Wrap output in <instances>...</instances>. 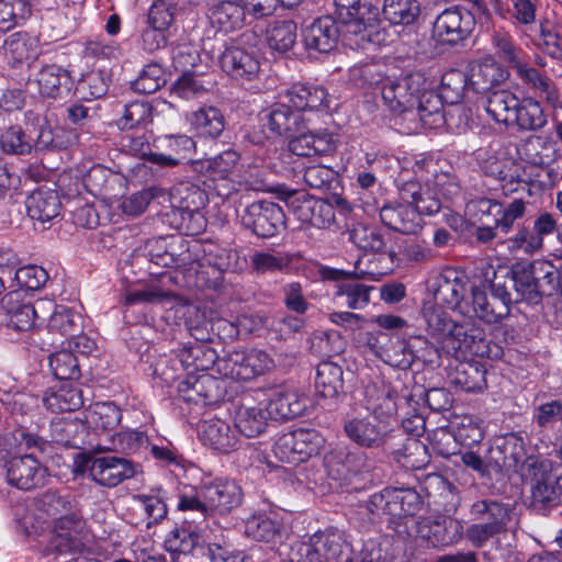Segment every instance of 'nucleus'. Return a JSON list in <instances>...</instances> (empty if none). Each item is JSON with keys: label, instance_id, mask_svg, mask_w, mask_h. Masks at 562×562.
Segmentation results:
<instances>
[{"label": "nucleus", "instance_id": "obj_43", "mask_svg": "<svg viewBox=\"0 0 562 562\" xmlns=\"http://www.w3.org/2000/svg\"><path fill=\"white\" fill-rule=\"evenodd\" d=\"M344 371L340 366L331 361H323L317 366L315 387L325 398H336L344 390Z\"/></svg>", "mask_w": 562, "mask_h": 562}, {"label": "nucleus", "instance_id": "obj_36", "mask_svg": "<svg viewBox=\"0 0 562 562\" xmlns=\"http://www.w3.org/2000/svg\"><path fill=\"white\" fill-rule=\"evenodd\" d=\"M26 209L32 220L47 223L59 215L61 203L55 190L41 187L27 198Z\"/></svg>", "mask_w": 562, "mask_h": 562}, {"label": "nucleus", "instance_id": "obj_52", "mask_svg": "<svg viewBox=\"0 0 562 562\" xmlns=\"http://www.w3.org/2000/svg\"><path fill=\"white\" fill-rule=\"evenodd\" d=\"M43 403L53 413H59L76 411L82 406L83 401L80 390L69 385L46 394Z\"/></svg>", "mask_w": 562, "mask_h": 562}, {"label": "nucleus", "instance_id": "obj_37", "mask_svg": "<svg viewBox=\"0 0 562 562\" xmlns=\"http://www.w3.org/2000/svg\"><path fill=\"white\" fill-rule=\"evenodd\" d=\"M469 300L470 314L468 317H477L487 324H495L508 316L510 308L503 302L492 301L487 297L486 292L480 288L471 289Z\"/></svg>", "mask_w": 562, "mask_h": 562}, {"label": "nucleus", "instance_id": "obj_64", "mask_svg": "<svg viewBox=\"0 0 562 562\" xmlns=\"http://www.w3.org/2000/svg\"><path fill=\"white\" fill-rule=\"evenodd\" d=\"M48 280L45 269L36 265H29L19 268L13 277V282L20 289L30 291L40 290Z\"/></svg>", "mask_w": 562, "mask_h": 562}, {"label": "nucleus", "instance_id": "obj_35", "mask_svg": "<svg viewBox=\"0 0 562 562\" xmlns=\"http://www.w3.org/2000/svg\"><path fill=\"white\" fill-rule=\"evenodd\" d=\"M471 514L483 520L498 533L505 532L514 518V507L496 501H477L471 507Z\"/></svg>", "mask_w": 562, "mask_h": 562}, {"label": "nucleus", "instance_id": "obj_21", "mask_svg": "<svg viewBox=\"0 0 562 562\" xmlns=\"http://www.w3.org/2000/svg\"><path fill=\"white\" fill-rule=\"evenodd\" d=\"M345 432L350 440L359 446L374 447L383 440L385 413L383 407H373L372 414L366 418H352L345 423Z\"/></svg>", "mask_w": 562, "mask_h": 562}, {"label": "nucleus", "instance_id": "obj_33", "mask_svg": "<svg viewBox=\"0 0 562 562\" xmlns=\"http://www.w3.org/2000/svg\"><path fill=\"white\" fill-rule=\"evenodd\" d=\"M328 474L335 479H347L360 472L364 465V457L360 452H352L347 447H336L324 458Z\"/></svg>", "mask_w": 562, "mask_h": 562}, {"label": "nucleus", "instance_id": "obj_11", "mask_svg": "<svg viewBox=\"0 0 562 562\" xmlns=\"http://www.w3.org/2000/svg\"><path fill=\"white\" fill-rule=\"evenodd\" d=\"M325 445V438L315 429L297 428L282 434L273 447L281 461L297 464L316 456Z\"/></svg>", "mask_w": 562, "mask_h": 562}, {"label": "nucleus", "instance_id": "obj_29", "mask_svg": "<svg viewBox=\"0 0 562 562\" xmlns=\"http://www.w3.org/2000/svg\"><path fill=\"white\" fill-rule=\"evenodd\" d=\"M270 418L263 404H241L234 414V427L246 438H256L266 432Z\"/></svg>", "mask_w": 562, "mask_h": 562}, {"label": "nucleus", "instance_id": "obj_34", "mask_svg": "<svg viewBox=\"0 0 562 562\" xmlns=\"http://www.w3.org/2000/svg\"><path fill=\"white\" fill-rule=\"evenodd\" d=\"M521 151L527 162L538 167H548L561 157L558 142L550 135L529 137Z\"/></svg>", "mask_w": 562, "mask_h": 562}, {"label": "nucleus", "instance_id": "obj_60", "mask_svg": "<svg viewBox=\"0 0 562 562\" xmlns=\"http://www.w3.org/2000/svg\"><path fill=\"white\" fill-rule=\"evenodd\" d=\"M48 364L53 375L58 380H75L80 375L77 358L69 350L53 352L48 357Z\"/></svg>", "mask_w": 562, "mask_h": 562}, {"label": "nucleus", "instance_id": "obj_53", "mask_svg": "<svg viewBox=\"0 0 562 562\" xmlns=\"http://www.w3.org/2000/svg\"><path fill=\"white\" fill-rule=\"evenodd\" d=\"M464 292L465 289L462 283L446 279L439 284L435 299L461 314H470L469 300L464 299Z\"/></svg>", "mask_w": 562, "mask_h": 562}, {"label": "nucleus", "instance_id": "obj_59", "mask_svg": "<svg viewBox=\"0 0 562 562\" xmlns=\"http://www.w3.org/2000/svg\"><path fill=\"white\" fill-rule=\"evenodd\" d=\"M451 429L454 440L463 446L477 445L484 436L480 423L469 415L457 417L451 423Z\"/></svg>", "mask_w": 562, "mask_h": 562}, {"label": "nucleus", "instance_id": "obj_31", "mask_svg": "<svg viewBox=\"0 0 562 562\" xmlns=\"http://www.w3.org/2000/svg\"><path fill=\"white\" fill-rule=\"evenodd\" d=\"M224 71L236 79L252 80L260 70L258 58L250 52L239 47L227 48L221 57Z\"/></svg>", "mask_w": 562, "mask_h": 562}, {"label": "nucleus", "instance_id": "obj_14", "mask_svg": "<svg viewBox=\"0 0 562 562\" xmlns=\"http://www.w3.org/2000/svg\"><path fill=\"white\" fill-rule=\"evenodd\" d=\"M285 216L282 209L271 201H257L248 205L241 215L246 228L262 238L277 235L284 226Z\"/></svg>", "mask_w": 562, "mask_h": 562}, {"label": "nucleus", "instance_id": "obj_1", "mask_svg": "<svg viewBox=\"0 0 562 562\" xmlns=\"http://www.w3.org/2000/svg\"><path fill=\"white\" fill-rule=\"evenodd\" d=\"M424 316L435 352L460 361L452 382L465 392H483L487 387L485 368L467 360L470 356L484 355V330L471 321L457 324L445 311L434 306L425 307Z\"/></svg>", "mask_w": 562, "mask_h": 562}, {"label": "nucleus", "instance_id": "obj_42", "mask_svg": "<svg viewBox=\"0 0 562 562\" xmlns=\"http://www.w3.org/2000/svg\"><path fill=\"white\" fill-rule=\"evenodd\" d=\"M295 213L302 223L317 228H326L335 220V212L328 202L321 199H305L296 207Z\"/></svg>", "mask_w": 562, "mask_h": 562}, {"label": "nucleus", "instance_id": "obj_55", "mask_svg": "<svg viewBox=\"0 0 562 562\" xmlns=\"http://www.w3.org/2000/svg\"><path fill=\"white\" fill-rule=\"evenodd\" d=\"M37 42L26 33L16 32L9 35L2 49L5 57L13 63H21L35 54Z\"/></svg>", "mask_w": 562, "mask_h": 562}, {"label": "nucleus", "instance_id": "obj_58", "mask_svg": "<svg viewBox=\"0 0 562 562\" xmlns=\"http://www.w3.org/2000/svg\"><path fill=\"white\" fill-rule=\"evenodd\" d=\"M48 316V328L61 335H68L81 327V315L65 305H53Z\"/></svg>", "mask_w": 562, "mask_h": 562}, {"label": "nucleus", "instance_id": "obj_8", "mask_svg": "<svg viewBox=\"0 0 562 562\" xmlns=\"http://www.w3.org/2000/svg\"><path fill=\"white\" fill-rule=\"evenodd\" d=\"M274 368L271 356L261 349L234 350L216 359L215 369L224 378L248 381Z\"/></svg>", "mask_w": 562, "mask_h": 562}, {"label": "nucleus", "instance_id": "obj_63", "mask_svg": "<svg viewBox=\"0 0 562 562\" xmlns=\"http://www.w3.org/2000/svg\"><path fill=\"white\" fill-rule=\"evenodd\" d=\"M212 23L236 27L244 23V9L241 2H216L209 10Z\"/></svg>", "mask_w": 562, "mask_h": 562}, {"label": "nucleus", "instance_id": "obj_26", "mask_svg": "<svg viewBox=\"0 0 562 562\" xmlns=\"http://www.w3.org/2000/svg\"><path fill=\"white\" fill-rule=\"evenodd\" d=\"M515 72L524 85L553 109L562 105L559 88L544 71H540L524 60L518 64Z\"/></svg>", "mask_w": 562, "mask_h": 562}, {"label": "nucleus", "instance_id": "obj_15", "mask_svg": "<svg viewBox=\"0 0 562 562\" xmlns=\"http://www.w3.org/2000/svg\"><path fill=\"white\" fill-rule=\"evenodd\" d=\"M526 202L521 199H515L507 205H503L496 200L482 198L472 201L468 207L475 211L479 221L484 222V217H493L496 227L501 233L507 235L514 227L516 221L522 218L526 214Z\"/></svg>", "mask_w": 562, "mask_h": 562}, {"label": "nucleus", "instance_id": "obj_44", "mask_svg": "<svg viewBox=\"0 0 562 562\" xmlns=\"http://www.w3.org/2000/svg\"><path fill=\"white\" fill-rule=\"evenodd\" d=\"M188 121L196 134L205 138L218 137L225 127L224 115L214 106H203L192 112Z\"/></svg>", "mask_w": 562, "mask_h": 562}, {"label": "nucleus", "instance_id": "obj_56", "mask_svg": "<svg viewBox=\"0 0 562 562\" xmlns=\"http://www.w3.org/2000/svg\"><path fill=\"white\" fill-rule=\"evenodd\" d=\"M503 244L512 255L532 256L542 249L541 239L529 227H519L515 235L506 238Z\"/></svg>", "mask_w": 562, "mask_h": 562}, {"label": "nucleus", "instance_id": "obj_40", "mask_svg": "<svg viewBox=\"0 0 562 562\" xmlns=\"http://www.w3.org/2000/svg\"><path fill=\"white\" fill-rule=\"evenodd\" d=\"M487 115L498 124H513L514 112L518 106V98L508 90L490 92L483 101Z\"/></svg>", "mask_w": 562, "mask_h": 562}, {"label": "nucleus", "instance_id": "obj_49", "mask_svg": "<svg viewBox=\"0 0 562 562\" xmlns=\"http://www.w3.org/2000/svg\"><path fill=\"white\" fill-rule=\"evenodd\" d=\"M78 140V134L75 130L60 125H44L41 127L35 140V148L44 149H61L74 145Z\"/></svg>", "mask_w": 562, "mask_h": 562}, {"label": "nucleus", "instance_id": "obj_5", "mask_svg": "<svg viewBox=\"0 0 562 562\" xmlns=\"http://www.w3.org/2000/svg\"><path fill=\"white\" fill-rule=\"evenodd\" d=\"M349 544L338 531H317L311 536L293 540L288 546L289 562H348Z\"/></svg>", "mask_w": 562, "mask_h": 562}, {"label": "nucleus", "instance_id": "obj_20", "mask_svg": "<svg viewBox=\"0 0 562 562\" xmlns=\"http://www.w3.org/2000/svg\"><path fill=\"white\" fill-rule=\"evenodd\" d=\"M442 98L435 93L432 83L429 81V87L424 89L419 94L415 105V120L418 119L422 126L425 128H438L445 124L446 119L442 113ZM407 125L400 127L401 133L412 134L417 132L418 125L415 122L407 121Z\"/></svg>", "mask_w": 562, "mask_h": 562}, {"label": "nucleus", "instance_id": "obj_30", "mask_svg": "<svg viewBox=\"0 0 562 562\" xmlns=\"http://www.w3.org/2000/svg\"><path fill=\"white\" fill-rule=\"evenodd\" d=\"M469 82L476 92H485L505 81L508 71L491 56L475 60L470 65Z\"/></svg>", "mask_w": 562, "mask_h": 562}, {"label": "nucleus", "instance_id": "obj_19", "mask_svg": "<svg viewBox=\"0 0 562 562\" xmlns=\"http://www.w3.org/2000/svg\"><path fill=\"white\" fill-rule=\"evenodd\" d=\"M416 527V537L429 547H445L457 542L461 537L462 526L458 520L443 518H411Z\"/></svg>", "mask_w": 562, "mask_h": 562}, {"label": "nucleus", "instance_id": "obj_16", "mask_svg": "<svg viewBox=\"0 0 562 562\" xmlns=\"http://www.w3.org/2000/svg\"><path fill=\"white\" fill-rule=\"evenodd\" d=\"M279 98L286 101L296 112L306 117H311L314 113H322L328 116L329 95L325 88L321 86L294 83Z\"/></svg>", "mask_w": 562, "mask_h": 562}, {"label": "nucleus", "instance_id": "obj_47", "mask_svg": "<svg viewBox=\"0 0 562 562\" xmlns=\"http://www.w3.org/2000/svg\"><path fill=\"white\" fill-rule=\"evenodd\" d=\"M373 286L360 283L357 280H348L336 285L335 300L340 305H346L351 310H361L370 301V292Z\"/></svg>", "mask_w": 562, "mask_h": 562}, {"label": "nucleus", "instance_id": "obj_57", "mask_svg": "<svg viewBox=\"0 0 562 562\" xmlns=\"http://www.w3.org/2000/svg\"><path fill=\"white\" fill-rule=\"evenodd\" d=\"M35 143L20 126H11L0 136V148L7 155H29Z\"/></svg>", "mask_w": 562, "mask_h": 562}, {"label": "nucleus", "instance_id": "obj_32", "mask_svg": "<svg viewBox=\"0 0 562 562\" xmlns=\"http://www.w3.org/2000/svg\"><path fill=\"white\" fill-rule=\"evenodd\" d=\"M263 406L270 420H286L303 414L306 401L294 390H280Z\"/></svg>", "mask_w": 562, "mask_h": 562}, {"label": "nucleus", "instance_id": "obj_41", "mask_svg": "<svg viewBox=\"0 0 562 562\" xmlns=\"http://www.w3.org/2000/svg\"><path fill=\"white\" fill-rule=\"evenodd\" d=\"M88 429L95 432L115 428L121 420L119 407L110 402H97L82 412Z\"/></svg>", "mask_w": 562, "mask_h": 562}, {"label": "nucleus", "instance_id": "obj_18", "mask_svg": "<svg viewBox=\"0 0 562 562\" xmlns=\"http://www.w3.org/2000/svg\"><path fill=\"white\" fill-rule=\"evenodd\" d=\"M153 147V164L162 168L176 167L195 153V142L183 134L157 136Z\"/></svg>", "mask_w": 562, "mask_h": 562}, {"label": "nucleus", "instance_id": "obj_46", "mask_svg": "<svg viewBox=\"0 0 562 562\" xmlns=\"http://www.w3.org/2000/svg\"><path fill=\"white\" fill-rule=\"evenodd\" d=\"M280 532V522L265 513H255L244 520L245 536L255 541L272 542Z\"/></svg>", "mask_w": 562, "mask_h": 562}, {"label": "nucleus", "instance_id": "obj_50", "mask_svg": "<svg viewBox=\"0 0 562 562\" xmlns=\"http://www.w3.org/2000/svg\"><path fill=\"white\" fill-rule=\"evenodd\" d=\"M468 87H470L468 74L460 69H450L441 77L438 94L445 103L458 104L463 100Z\"/></svg>", "mask_w": 562, "mask_h": 562}, {"label": "nucleus", "instance_id": "obj_38", "mask_svg": "<svg viewBox=\"0 0 562 562\" xmlns=\"http://www.w3.org/2000/svg\"><path fill=\"white\" fill-rule=\"evenodd\" d=\"M126 302L128 304L149 303L161 304L162 306L169 308L176 307V313H181L183 316L196 312V307L194 305L186 303L169 292L161 291L158 288L131 291L126 295Z\"/></svg>", "mask_w": 562, "mask_h": 562}, {"label": "nucleus", "instance_id": "obj_22", "mask_svg": "<svg viewBox=\"0 0 562 562\" xmlns=\"http://www.w3.org/2000/svg\"><path fill=\"white\" fill-rule=\"evenodd\" d=\"M239 155L233 149L225 150L207 160V172L213 189L221 198H228L237 190L234 179Z\"/></svg>", "mask_w": 562, "mask_h": 562}, {"label": "nucleus", "instance_id": "obj_4", "mask_svg": "<svg viewBox=\"0 0 562 562\" xmlns=\"http://www.w3.org/2000/svg\"><path fill=\"white\" fill-rule=\"evenodd\" d=\"M243 502L241 487L233 480L221 477L202 483L179 494L177 508L196 515L202 521L226 516Z\"/></svg>", "mask_w": 562, "mask_h": 562}, {"label": "nucleus", "instance_id": "obj_12", "mask_svg": "<svg viewBox=\"0 0 562 562\" xmlns=\"http://www.w3.org/2000/svg\"><path fill=\"white\" fill-rule=\"evenodd\" d=\"M1 305L8 317V325L14 330L24 331L44 322L53 303L38 300L33 304L25 300L21 290H13L3 296Z\"/></svg>", "mask_w": 562, "mask_h": 562}, {"label": "nucleus", "instance_id": "obj_23", "mask_svg": "<svg viewBox=\"0 0 562 562\" xmlns=\"http://www.w3.org/2000/svg\"><path fill=\"white\" fill-rule=\"evenodd\" d=\"M190 373L178 385V391L186 402L212 404L223 396L220 381L205 371Z\"/></svg>", "mask_w": 562, "mask_h": 562}, {"label": "nucleus", "instance_id": "obj_24", "mask_svg": "<svg viewBox=\"0 0 562 562\" xmlns=\"http://www.w3.org/2000/svg\"><path fill=\"white\" fill-rule=\"evenodd\" d=\"M200 439L215 452L227 454L241 446L237 429L218 418L204 420L200 428Z\"/></svg>", "mask_w": 562, "mask_h": 562}, {"label": "nucleus", "instance_id": "obj_17", "mask_svg": "<svg viewBox=\"0 0 562 562\" xmlns=\"http://www.w3.org/2000/svg\"><path fill=\"white\" fill-rule=\"evenodd\" d=\"M473 26V14L454 7L445 10L437 16L432 26V37L438 43L454 45L464 40Z\"/></svg>", "mask_w": 562, "mask_h": 562}, {"label": "nucleus", "instance_id": "obj_25", "mask_svg": "<svg viewBox=\"0 0 562 562\" xmlns=\"http://www.w3.org/2000/svg\"><path fill=\"white\" fill-rule=\"evenodd\" d=\"M91 467V479L105 487H114L133 477L136 472L130 460L113 456L97 457Z\"/></svg>", "mask_w": 562, "mask_h": 562}, {"label": "nucleus", "instance_id": "obj_13", "mask_svg": "<svg viewBox=\"0 0 562 562\" xmlns=\"http://www.w3.org/2000/svg\"><path fill=\"white\" fill-rule=\"evenodd\" d=\"M261 122L268 128L270 136H290L303 131L306 125L312 124V119L296 112L286 101L279 98V102L261 113ZM266 136H251V142L263 143Z\"/></svg>", "mask_w": 562, "mask_h": 562}, {"label": "nucleus", "instance_id": "obj_51", "mask_svg": "<svg viewBox=\"0 0 562 562\" xmlns=\"http://www.w3.org/2000/svg\"><path fill=\"white\" fill-rule=\"evenodd\" d=\"M514 116L513 124H517L521 130H540L547 124V115L540 102L531 98L518 100Z\"/></svg>", "mask_w": 562, "mask_h": 562}, {"label": "nucleus", "instance_id": "obj_6", "mask_svg": "<svg viewBox=\"0 0 562 562\" xmlns=\"http://www.w3.org/2000/svg\"><path fill=\"white\" fill-rule=\"evenodd\" d=\"M19 442L20 456L12 457L5 463L8 482L21 490H31L44 484L46 468L43 467L33 452L24 450L40 446V439L31 434L19 431L13 436Z\"/></svg>", "mask_w": 562, "mask_h": 562}, {"label": "nucleus", "instance_id": "obj_3", "mask_svg": "<svg viewBox=\"0 0 562 562\" xmlns=\"http://www.w3.org/2000/svg\"><path fill=\"white\" fill-rule=\"evenodd\" d=\"M412 165L413 171L424 178L426 171L432 179L425 178V189L417 181H405L398 187L400 198L405 205L393 211L389 228L403 234H416L422 227V215L437 213L442 201L451 199L459 190L453 178L447 172L437 171V162L431 158L411 159L405 158V166Z\"/></svg>", "mask_w": 562, "mask_h": 562}, {"label": "nucleus", "instance_id": "obj_48", "mask_svg": "<svg viewBox=\"0 0 562 562\" xmlns=\"http://www.w3.org/2000/svg\"><path fill=\"white\" fill-rule=\"evenodd\" d=\"M200 535L196 527L182 525L172 529L165 538L166 550L171 554L172 560L176 555L189 554L198 546Z\"/></svg>", "mask_w": 562, "mask_h": 562}, {"label": "nucleus", "instance_id": "obj_2", "mask_svg": "<svg viewBox=\"0 0 562 562\" xmlns=\"http://www.w3.org/2000/svg\"><path fill=\"white\" fill-rule=\"evenodd\" d=\"M336 20L330 16L317 19L304 32L308 49L328 53L337 45L339 34L351 48L371 49L381 47L386 32L380 29V9L372 2H335Z\"/></svg>", "mask_w": 562, "mask_h": 562}, {"label": "nucleus", "instance_id": "obj_10", "mask_svg": "<svg viewBox=\"0 0 562 562\" xmlns=\"http://www.w3.org/2000/svg\"><path fill=\"white\" fill-rule=\"evenodd\" d=\"M91 541L92 536L86 521L75 514H69L55 519L45 551L81 553L90 551Z\"/></svg>", "mask_w": 562, "mask_h": 562}, {"label": "nucleus", "instance_id": "obj_39", "mask_svg": "<svg viewBox=\"0 0 562 562\" xmlns=\"http://www.w3.org/2000/svg\"><path fill=\"white\" fill-rule=\"evenodd\" d=\"M53 432L56 442L66 447L82 449L86 445H91L83 417L58 419L53 423Z\"/></svg>", "mask_w": 562, "mask_h": 562}, {"label": "nucleus", "instance_id": "obj_61", "mask_svg": "<svg viewBox=\"0 0 562 562\" xmlns=\"http://www.w3.org/2000/svg\"><path fill=\"white\" fill-rule=\"evenodd\" d=\"M420 504L419 495L412 488L389 491V510L395 515L413 516Z\"/></svg>", "mask_w": 562, "mask_h": 562}, {"label": "nucleus", "instance_id": "obj_27", "mask_svg": "<svg viewBox=\"0 0 562 562\" xmlns=\"http://www.w3.org/2000/svg\"><path fill=\"white\" fill-rule=\"evenodd\" d=\"M29 85L35 86L41 95L57 99L68 94L71 80L69 72L60 66L45 65L29 79Z\"/></svg>", "mask_w": 562, "mask_h": 562}, {"label": "nucleus", "instance_id": "obj_7", "mask_svg": "<svg viewBox=\"0 0 562 562\" xmlns=\"http://www.w3.org/2000/svg\"><path fill=\"white\" fill-rule=\"evenodd\" d=\"M170 205L180 216V228L189 235H198L205 228L206 221L201 210L207 202L206 192L198 184L182 181L170 191Z\"/></svg>", "mask_w": 562, "mask_h": 562}, {"label": "nucleus", "instance_id": "obj_45", "mask_svg": "<svg viewBox=\"0 0 562 562\" xmlns=\"http://www.w3.org/2000/svg\"><path fill=\"white\" fill-rule=\"evenodd\" d=\"M177 359L188 374L206 371L211 366L215 367L216 362L214 350L200 342L184 345L178 350Z\"/></svg>", "mask_w": 562, "mask_h": 562}, {"label": "nucleus", "instance_id": "obj_62", "mask_svg": "<svg viewBox=\"0 0 562 562\" xmlns=\"http://www.w3.org/2000/svg\"><path fill=\"white\" fill-rule=\"evenodd\" d=\"M531 505L535 510L546 514L548 509L559 504V490L555 485V481L551 479H544L538 482L531 491Z\"/></svg>", "mask_w": 562, "mask_h": 562}, {"label": "nucleus", "instance_id": "obj_9", "mask_svg": "<svg viewBox=\"0 0 562 562\" xmlns=\"http://www.w3.org/2000/svg\"><path fill=\"white\" fill-rule=\"evenodd\" d=\"M429 87V81L420 72H408L396 78L389 86V112L392 113L395 126L405 121L415 122V105L419 94Z\"/></svg>", "mask_w": 562, "mask_h": 562}, {"label": "nucleus", "instance_id": "obj_54", "mask_svg": "<svg viewBox=\"0 0 562 562\" xmlns=\"http://www.w3.org/2000/svg\"><path fill=\"white\" fill-rule=\"evenodd\" d=\"M266 42L278 53H285L296 42V24L292 21L277 22L267 29Z\"/></svg>", "mask_w": 562, "mask_h": 562}, {"label": "nucleus", "instance_id": "obj_28", "mask_svg": "<svg viewBox=\"0 0 562 562\" xmlns=\"http://www.w3.org/2000/svg\"><path fill=\"white\" fill-rule=\"evenodd\" d=\"M335 149L336 139L327 130L301 131L289 142V150L300 157L325 156Z\"/></svg>", "mask_w": 562, "mask_h": 562}]
</instances>
